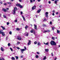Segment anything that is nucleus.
I'll use <instances>...</instances> for the list:
<instances>
[{
    "mask_svg": "<svg viewBox=\"0 0 60 60\" xmlns=\"http://www.w3.org/2000/svg\"><path fill=\"white\" fill-rule=\"evenodd\" d=\"M46 56H45L43 59V60H46Z\"/></svg>",
    "mask_w": 60,
    "mask_h": 60,
    "instance_id": "nucleus-19",
    "label": "nucleus"
},
{
    "mask_svg": "<svg viewBox=\"0 0 60 60\" xmlns=\"http://www.w3.org/2000/svg\"><path fill=\"white\" fill-rule=\"evenodd\" d=\"M20 5V4H16V6H19Z\"/></svg>",
    "mask_w": 60,
    "mask_h": 60,
    "instance_id": "nucleus-29",
    "label": "nucleus"
},
{
    "mask_svg": "<svg viewBox=\"0 0 60 60\" xmlns=\"http://www.w3.org/2000/svg\"><path fill=\"white\" fill-rule=\"evenodd\" d=\"M34 44H37V42L35 41L34 42Z\"/></svg>",
    "mask_w": 60,
    "mask_h": 60,
    "instance_id": "nucleus-32",
    "label": "nucleus"
},
{
    "mask_svg": "<svg viewBox=\"0 0 60 60\" xmlns=\"http://www.w3.org/2000/svg\"><path fill=\"white\" fill-rule=\"evenodd\" d=\"M44 44H45V45H48L49 44V42H47L46 43H45V42L44 43Z\"/></svg>",
    "mask_w": 60,
    "mask_h": 60,
    "instance_id": "nucleus-16",
    "label": "nucleus"
},
{
    "mask_svg": "<svg viewBox=\"0 0 60 60\" xmlns=\"http://www.w3.org/2000/svg\"><path fill=\"white\" fill-rule=\"evenodd\" d=\"M20 50L22 53H23V52H24V51H26V50H25V49H20Z\"/></svg>",
    "mask_w": 60,
    "mask_h": 60,
    "instance_id": "nucleus-3",
    "label": "nucleus"
},
{
    "mask_svg": "<svg viewBox=\"0 0 60 60\" xmlns=\"http://www.w3.org/2000/svg\"><path fill=\"white\" fill-rule=\"evenodd\" d=\"M7 25H9V22H7Z\"/></svg>",
    "mask_w": 60,
    "mask_h": 60,
    "instance_id": "nucleus-45",
    "label": "nucleus"
},
{
    "mask_svg": "<svg viewBox=\"0 0 60 60\" xmlns=\"http://www.w3.org/2000/svg\"><path fill=\"white\" fill-rule=\"evenodd\" d=\"M11 59L13 60H15V58H14V57H12Z\"/></svg>",
    "mask_w": 60,
    "mask_h": 60,
    "instance_id": "nucleus-35",
    "label": "nucleus"
},
{
    "mask_svg": "<svg viewBox=\"0 0 60 60\" xmlns=\"http://www.w3.org/2000/svg\"><path fill=\"white\" fill-rule=\"evenodd\" d=\"M10 49L11 51H13V50H12V49L11 48H10Z\"/></svg>",
    "mask_w": 60,
    "mask_h": 60,
    "instance_id": "nucleus-34",
    "label": "nucleus"
},
{
    "mask_svg": "<svg viewBox=\"0 0 60 60\" xmlns=\"http://www.w3.org/2000/svg\"><path fill=\"white\" fill-rule=\"evenodd\" d=\"M12 34V33H11V32L10 31L9 32V34Z\"/></svg>",
    "mask_w": 60,
    "mask_h": 60,
    "instance_id": "nucleus-42",
    "label": "nucleus"
},
{
    "mask_svg": "<svg viewBox=\"0 0 60 60\" xmlns=\"http://www.w3.org/2000/svg\"><path fill=\"white\" fill-rule=\"evenodd\" d=\"M16 30H17V31H19V29L18 28H17L16 29Z\"/></svg>",
    "mask_w": 60,
    "mask_h": 60,
    "instance_id": "nucleus-31",
    "label": "nucleus"
},
{
    "mask_svg": "<svg viewBox=\"0 0 60 60\" xmlns=\"http://www.w3.org/2000/svg\"><path fill=\"white\" fill-rule=\"evenodd\" d=\"M38 46H39V45H41V43H40V42H38Z\"/></svg>",
    "mask_w": 60,
    "mask_h": 60,
    "instance_id": "nucleus-24",
    "label": "nucleus"
},
{
    "mask_svg": "<svg viewBox=\"0 0 60 60\" xmlns=\"http://www.w3.org/2000/svg\"><path fill=\"white\" fill-rule=\"evenodd\" d=\"M54 28H55V27H53L52 28V30H54Z\"/></svg>",
    "mask_w": 60,
    "mask_h": 60,
    "instance_id": "nucleus-47",
    "label": "nucleus"
},
{
    "mask_svg": "<svg viewBox=\"0 0 60 60\" xmlns=\"http://www.w3.org/2000/svg\"><path fill=\"white\" fill-rule=\"evenodd\" d=\"M34 28L35 29H37V26L35 24H34Z\"/></svg>",
    "mask_w": 60,
    "mask_h": 60,
    "instance_id": "nucleus-10",
    "label": "nucleus"
},
{
    "mask_svg": "<svg viewBox=\"0 0 60 60\" xmlns=\"http://www.w3.org/2000/svg\"><path fill=\"white\" fill-rule=\"evenodd\" d=\"M2 10L4 11H7V10H6V9H4V8H3L2 9Z\"/></svg>",
    "mask_w": 60,
    "mask_h": 60,
    "instance_id": "nucleus-18",
    "label": "nucleus"
},
{
    "mask_svg": "<svg viewBox=\"0 0 60 60\" xmlns=\"http://www.w3.org/2000/svg\"><path fill=\"white\" fill-rule=\"evenodd\" d=\"M50 44L52 45H56V43L53 41H51Z\"/></svg>",
    "mask_w": 60,
    "mask_h": 60,
    "instance_id": "nucleus-1",
    "label": "nucleus"
},
{
    "mask_svg": "<svg viewBox=\"0 0 60 60\" xmlns=\"http://www.w3.org/2000/svg\"><path fill=\"white\" fill-rule=\"evenodd\" d=\"M1 27L3 28V30H5V28H4V27L3 26H1Z\"/></svg>",
    "mask_w": 60,
    "mask_h": 60,
    "instance_id": "nucleus-14",
    "label": "nucleus"
},
{
    "mask_svg": "<svg viewBox=\"0 0 60 60\" xmlns=\"http://www.w3.org/2000/svg\"><path fill=\"white\" fill-rule=\"evenodd\" d=\"M14 9V11H17V8L16 7H15Z\"/></svg>",
    "mask_w": 60,
    "mask_h": 60,
    "instance_id": "nucleus-13",
    "label": "nucleus"
},
{
    "mask_svg": "<svg viewBox=\"0 0 60 60\" xmlns=\"http://www.w3.org/2000/svg\"><path fill=\"white\" fill-rule=\"evenodd\" d=\"M0 49L2 51H4V49L3 47H1Z\"/></svg>",
    "mask_w": 60,
    "mask_h": 60,
    "instance_id": "nucleus-9",
    "label": "nucleus"
},
{
    "mask_svg": "<svg viewBox=\"0 0 60 60\" xmlns=\"http://www.w3.org/2000/svg\"><path fill=\"white\" fill-rule=\"evenodd\" d=\"M8 39V37H7L6 38V40H7V39Z\"/></svg>",
    "mask_w": 60,
    "mask_h": 60,
    "instance_id": "nucleus-60",
    "label": "nucleus"
},
{
    "mask_svg": "<svg viewBox=\"0 0 60 60\" xmlns=\"http://www.w3.org/2000/svg\"><path fill=\"white\" fill-rule=\"evenodd\" d=\"M52 40H54L55 39V38L54 37H52Z\"/></svg>",
    "mask_w": 60,
    "mask_h": 60,
    "instance_id": "nucleus-41",
    "label": "nucleus"
},
{
    "mask_svg": "<svg viewBox=\"0 0 60 60\" xmlns=\"http://www.w3.org/2000/svg\"><path fill=\"white\" fill-rule=\"evenodd\" d=\"M19 7L20 8H23V6L22 5H20Z\"/></svg>",
    "mask_w": 60,
    "mask_h": 60,
    "instance_id": "nucleus-25",
    "label": "nucleus"
},
{
    "mask_svg": "<svg viewBox=\"0 0 60 60\" xmlns=\"http://www.w3.org/2000/svg\"><path fill=\"white\" fill-rule=\"evenodd\" d=\"M58 0H56L55 1V3L56 4L57 3V2L58 1Z\"/></svg>",
    "mask_w": 60,
    "mask_h": 60,
    "instance_id": "nucleus-20",
    "label": "nucleus"
},
{
    "mask_svg": "<svg viewBox=\"0 0 60 60\" xmlns=\"http://www.w3.org/2000/svg\"><path fill=\"white\" fill-rule=\"evenodd\" d=\"M0 4H2V1H0Z\"/></svg>",
    "mask_w": 60,
    "mask_h": 60,
    "instance_id": "nucleus-57",
    "label": "nucleus"
},
{
    "mask_svg": "<svg viewBox=\"0 0 60 60\" xmlns=\"http://www.w3.org/2000/svg\"><path fill=\"white\" fill-rule=\"evenodd\" d=\"M15 58L16 59H18V58H19V57H18V56H15Z\"/></svg>",
    "mask_w": 60,
    "mask_h": 60,
    "instance_id": "nucleus-28",
    "label": "nucleus"
},
{
    "mask_svg": "<svg viewBox=\"0 0 60 60\" xmlns=\"http://www.w3.org/2000/svg\"><path fill=\"white\" fill-rule=\"evenodd\" d=\"M15 12H16V11L15 10H12V13L13 14H14L15 13Z\"/></svg>",
    "mask_w": 60,
    "mask_h": 60,
    "instance_id": "nucleus-8",
    "label": "nucleus"
},
{
    "mask_svg": "<svg viewBox=\"0 0 60 60\" xmlns=\"http://www.w3.org/2000/svg\"><path fill=\"white\" fill-rule=\"evenodd\" d=\"M6 10L7 11V10H9V8H7V9H6Z\"/></svg>",
    "mask_w": 60,
    "mask_h": 60,
    "instance_id": "nucleus-50",
    "label": "nucleus"
},
{
    "mask_svg": "<svg viewBox=\"0 0 60 60\" xmlns=\"http://www.w3.org/2000/svg\"><path fill=\"white\" fill-rule=\"evenodd\" d=\"M44 21H47V19H46L45 18H44Z\"/></svg>",
    "mask_w": 60,
    "mask_h": 60,
    "instance_id": "nucleus-26",
    "label": "nucleus"
},
{
    "mask_svg": "<svg viewBox=\"0 0 60 60\" xmlns=\"http://www.w3.org/2000/svg\"><path fill=\"white\" fill-rule=\"evenodd\" d=\"M28 44H27V45H30V44H31V41L30 40H29L28 41Z\"/></svg>",
    "mask_w": 60,
    "mask_h": 60,
    "instance_id": "nucleus-6",
    "label": "nucleus"
},
{
    "mask_svg": "<svg viewBox=\"0 0 60 60\" xmlns=\"http://www.w3.org/2000/svg\"><path fill=\"white\" fill-rule=\"evenodd\" d=\"M30 33H33L34 34L35 33V30L34 29H32L30 31Z\"/></svg>",
    "mask_w": 60,
    "mask_h": 60,
    "instance_id": "nucleus-2",
    "label": "nucleus"
},
{
    "mask_svg": "<svg viewBox=\"0 0 60 60\" xmlns=\"http://www.w3.org/2000/svg\"><path fill=\"white\" fill-rule=\"evenodd\" d=\"M3 17L4 18H6V16L4 15H3Z\"/></svg>",
    "mask_w": 60,
    "mask_h": 60,
    "instance_id": "nucleus-40",
    "label": "nucleus"
},
{
    "mask_svg": "<svg viewBox=\"0 0 60 60\" xmlns=\"http://www.w3.org/2000/svg\"><path fill=\"white\" fill-rule=\"evenodd\" d=\"M42 26L43 27H44V26H46V25L45 24H43L42 25Z\"/></svg>",
    "mask_w": 60,
    "mask_h": 60,
    "instance_id": "nucleus-27",
    "label": "nucleus"
},
{
    "mask_svg": "<svg viewBox=\"0 0 60 60\" xmlns=\"http://www.w3.org/2000/svg\"><path fill=\"white\" fill-rule=\"evenodd\" d=\"M17 49H20V48H19V47H17Z\"/></svg>",
    "mask_w": 60,
    "mask_h": 60,
    "instance_id": "nucleus-49",
    "label": "nucleus"
},
{
    "mask_svg": "<svg viewBox=\"0 0 60 60\" xmlns=\"http://www.w3.org/2000/svg\"><path fill=\"white\" fill-rule=\"evenodd\" d=\"M20 43V42H18L17 43V45H19V44Z\"/></svg>",
    "mask_w": 60,
    "mask_h": 60,
    "instance_id": "nucleus-37",
    "label": "nucleus"
},
{
    "mask_svg": "<svg viewBox=\"0 0 60 60\" xmlns=\"http://www.w3.org/2000/svg\"><path fill=\"white\" fill-rule=\"evenodd\" d=\"M24 49H25V50H26V46H24Z\"/></svg>",
    "mask_w": 60,
    "mask_h": 60,
    "instance_id": "nucleus-33",
    "label": "nucleus"
},
{
    "mask_svg": "<svg viewBox=\"0 0 60 60\" xmlns=\"http://www.w3.org/2000/svg\"><path fill=\"white\" fill-rule=\"evenodd\" d=\"M50 31L49 30H45L44 31V33H47V32H49Z\"/></svg>",
    "mask_w": 60,
    "mask_h": 60,
    "instance_id": "nucleus-5",
    "label": "nucleus"
},
{
    "mask_svg": "<svg viewBox=\"0 0 60 60\" xmlns=\"http://www.w3.org/2000/svg\"><path fill=\"white\" fill-rule=\"evenodd\" d=\"M52 15L53 16H54V15H55V14H54V13H53L52 14Z\"/></svg>",
    "mask_w": 60,
    "mask_h": 60,
    "instance_id": "nucleus-55",
    "label": "nucleus"
},
{
    "mask_svg": "<svg viewBox=\"0 0 60 60\" xmlns=\"http://www.w3.org/2000/svg\"><path fill=\"white\" fill-rule=\"evenodd\" d=\"M37 53L38 54H40V53H39V52H37Z\"/></svg>",
    "mask_w": 60,
    "mask_h": 60,
    "instance_id": "nucleus-59",
    "label": "nucleus"
},
{
    "mask_svg": "<svg viewBox=\"0 0 60 60\" xmlns=\"http://www.w3.org/2000/svg\"><path fill=\"white\" fill-rule=\"evenodd\" d=\"M45 51H46V52H48L49 51V49H45Z\"/></svg>",
    "mask_w": 60,
    "mask_h": 60,
    "instance_id": "nucleus-22",
    "label": "nucleus"
},
{
    "mask_svg": "<svg viewBox=\"0 0 60 60\" xmlns=\"http://www.w3.org/2000/svg\"><path fill=\"white\" fill-rule=\"evenodd\" d=\"M48 12H46L45 13V17H48Z\"/></svg>",
    "mask_w": 60,
    "mask_h": 60,
    "instance_id": "nucleus-7",
    "label": "nucleus"
},
{
    "mask_svg": "<svg viewBox=\"0 0 60 60\" xmlns=\"http://www.w3.org/2000/svg\"><path fill=\"white\" fill-rule=\"evenodd\" d=\"M3 32H3V30H1L0 31V34H2V33H3Z\"/></svg>",
    "mask_w": 60,
    "mask_h": 60,
    "instance_id": "nucleus-12",
    "label": "nucleus"
},
{
    "mask_svg": "<svg viewBox=\"0 0 60 60\" xmlns=\"http://www.w3.org/2000/svg\"><path fill=\"white\" fill-rule=\"evenodd\" d=\"M52 56H53V52L51 53Z\"/></svg>",
    "mask_w": 60,
    "mask_h": 60,
    "instance_id": "nucleus-51",
    "label": "nucleus"
},
{
    "mask_svg": "<svg viewBox=\"0 0 60 60\" xmlns=\"http://www.w3.org/2000/svg\"><path fill=\"white\" fill-rule=\"evenodd\" d=\"M23 57V56H21L20 57H21V58H22V57Z\"/></svg>",
    "mask_w": 60,
    "mask_h": 60,
    "instance_id": "nucleus-58",
    "label": "nucleus"
},
{
    "mask_svg": "<svg viewBox=\"0 0 60 60\" xmlns=\"http://www.w3.org/2000/svg\"><path fill=\"white\" fill-rule=\"evenodd\" d=\"M30 2L31 3H32L33 2V1L32 0H30Z\"/></svg>",
    "mask_w": 60,
    "mask_h": 60,
    "instance_id": "nucleus-39",
    "label": "nucleus"
},
{
    "mask_svg": "<svg viewBox=\"0 0 60 60\" xmlns=\"http://www.w3.org/2000/svg\"><path fill=\"white\" fill-rule=\"evenodd\" d=\"M1 34H2V36H4L5 35V34H4V32H3V33H2Z\"/></svg>",
    "mask_w": 60,
    "mask_h": 60,
    "instance_id": "nucleus-17",
    "label": "nucleus"
},
{
    "mask_svg": "<svg viewBox=\"0 0 60 60\" xmlns=\"http://www.w3.org/2000/svg\"><path fill=\"white\" fill-rule=\"evenodd\" d=\"M8 46H11L10 45V43H9L8 44Z\"/></svg>",
    "mask_w": 60,
    "mask_h": 60,
    "instance_id": "nucleus-44",
    "label": "nucleus"
},
{
    "mask_svg": "<svg viewBox=\"0 0 60 60\" xmlns=\"http://www.w3.org/2000/svg\"><path fill=\"white\" fill-rule=\"evenodd\" d=\"M52 21H50V24H52Z\"/></svg>",
    "mask_w": 60,
    "mask_h": 60,
    "instance_id": "nucleus-46",
    "label": "nucleus"
},
{
    "mask_svg": "<svg viewBox=\"0 0 60 60\" xmlns=\"http://www.w3.org/2000/svg\"><path fill=\"white\" fill-rule=\"evenodd\" d=\"M57 33H60V31H59L58 30H57Z\"/></svg>",
    "mask_w": 60,
    "mask_h": 60,
    "instance_id": "nucleus-36",
    "label": "nucleus"
},
{
    "mask_svg": "<svg viewBox=\"0 0 60 60\" xmlns=\"http://www.w3.org/2000/svg\"><path fill=\"white\" fill-rule=\"evenodd\" d=\"M2 60V58H0V60Z\"/></svg>",
    "mask_w": 60,
    "mask_h": 60,
    "instance_id": "nucleus-64",
    "label": "nucleus"
},
{
    "mask_svg": "<svg viewBox=\"0 0 60 60\" xmlns=\"http://www.w3.org/2000/svg\"><path fill=\"white\" fill-rule=\"evenodd\" d=\"M57 59V58L56 57L54 59V60H56V59Z\"/></svg>",
    "mask_w": 60,
    "mask_h": 60,
    "instance_id": "nucleus-56",
    "label": "nucleus"
},
{
    "mask_svg": "<svg viewBox=\"0 0 60 60\" xmlns=\"http://www.w3.org/2000/svg\"><path fill=\"white\" fill-rule=\"evenodd\" d=\"M4 5H6V4L5 3H4Z\"/></svg>",
    "mask_w": 60,
    "mask_h": 60,
    "instance_id": "nucleus-52",
    "label": "nucleus"
},
{
    "mask_svg": "<svg viewBox=\"0 0 60 60\" xmlns=\"http://www.w3.org/2000/svg\"><path fill=\"white\" fill-rule=\"evenodd\" d=\"M15 22H17V20H15Z\"/></svg>",
    "mask_w": 60,
    "mask_h": 60,
    "instance_id": "nucleus-53",
    "label": "nucleus"
},
{
    "mask_svg": "<svg viewBox=\"0 0 60 60\" xmlns=\"http://www.w3.org/2000/svg\"><path fill=\"white\" fill-rule=\"evenodd\" d=\"M36 9V6H34L32 8V11H33L32 10H34Z\"/></svg>",
    "mask_w": 60,
    "mask_h": 60,
    "instance_id": "nucleus-4",
    "label": "nucleus"
},
{
    "mask_svg": "<svg viewBox=\"0 0 60 60\" xmlns=\"http://www.w3.org/2000/svg\"><path fill=\"white\" fill-rule=\"evenodd\" d=\"M8 4H11V3L10 2H7Z\"/></svg>",
    "mask_w": 60,
    "mask_h": 60,
    "instance_id": "nucleus-63",
    "label": "nucleus"
},
{
    "mask_svg": "<svg viewBox=\"0 0 60 60\" xmlns=\"http://www.w3.org/2000/svg\"><path fill=\"white\" fill-rule=\"evenodd\" d=\"M48 3L49 4H51V1H49Z\"/></svg>",
    "mask_w": 60,
    "mask_h": 60,
    "instance_id": "nucleus-43",
    "label": "nucleus"
},
{
    "mask_svg": "<svg viewBox=\"0 0 60 60\" xmlns=\"http://www.w3.org/2000/svg\"><path fill=\"white\" fill-rule=\"evenodd\" d=\"M41 0H38V2H40V1H41Z\"/></svg>",
    "mask_w": 60,
    "mask_h": 60,
    "instance_id": "nucleus-62",
    "label": "nucleus"
},
{
    "mask_svg": "<svg viewBox=\"0 0 60 60\" xmlns=\"http://www.w3.org/2000/svg\"><path fill=\"white\" fill-rule=\"evenodd\" d=\"M52 12H53V13H54L55 12V10H53L52 11Z\"/></svg>",
    "mask_w": 60,
    "mask_h": 60,
    "instance_id": "nucleus-54",
    "label": "nucleus"
},
{
    "mask_svg": "<svg viewBox=\"0 0 60 60\" xmlns=\"http://www.w3.org/2000/svg\"><path fill=\"white\" fill-rule=\"evenodd\" d=\"M20 13H21V14H22L23 12L22 11H21L20 12Z\"/></svg>",
    "mask_w": 60,
    "mask_h": 60,
    "instance_id": "nucleus-48",
    "label": "nucleus"
},
{
    "mask_svg": "<svg viewBox=\"0 0 60 60\" xmlns=\"http://www.w3.org/2000/svg\"><path fill=\"white\" fill-rule=\"evenodd\" d=\"M58 14V12H57L56 13V14Z\"/></svg>",
    "mask_w": 60,
    "mask_h": 60,
    "instance_id": "nucleus-61",
    "label": "nucleus"
},
{
    "mask_svg": "<svg viewBox=\"0 0 60 60\" xmlns=\"http://www.w3.org/2000/svg\"><path fill=\"white\" fill-rule=\"evenodd\" d=\"M28 27V26H26L25 27V28L26 30V28Z\"/></svg>",
    "mask_w": 60,
    "mask_h": 60,
    "instance_id": "nucleus-30",
    "label": "nucleus"
},
{
    "mask_svg": "<svg viewBox=\"0 0 60 60\" xmlns=\"http://www.w3.org/2000/svg\"><path fill=\"white\" fill-rule=\"evenodd\" d=\"M17 39L19 40H21V38L20 37H19L18 38H17Z\"/></svg>",
    "mask_w": 60,
    "mask_h": 60,
    "instance_id": "nucleus-21",
    "label": "nucleus"
},
{
    "mask_svg": "<svg viewBox=\"0 0 60 60\" xmlns=\"http://www.w3.org/2000/svg\"><path fill=\"white\" fill-rule=\"evenodd\" d=\"M39 57V56H38L37 55L36 56V58H38V57Z\"/></svg>",
    "mask_w": 60,
    "mask_h": 60,
    "instance_id": "nucleus-38",
    "label": "nucleus"
},
{
    "mask_svg": "<svg viewBox=\"0 0 60 60\" xmlns=\"http://www.w3.org/2000/svg\"><path fill=\"white\" fill-rule=\"evenodd\" d=\"M22 17L23 18L24 20V21H25L26 20V19H25V18H24V16H23V15H22Z\"/></svg>",
    "mask_w": 60,
    "mask_h": 60,
    "instance_id": "nucleus-23",
    "label": "nucleus"
},
{
    "mask_svg": "<svg viewBox=\"0 0 60 60\" xmlns=\"http://www.w3.org/2000/svg\"><path fill=\"white\" fill-rule=\"evenodd\" d=\"M41 11V9H40L39 10H38L37 12V13H39L40 12V11Z\"/></svg>",
    "mask_w": 60,
    "mask_h": 60,
    "instance_id": "nucleus-15",
    "label": "nucleus"
},
{
    "mask_svg": "<svg viewBox=\"0 0 60 60\" xmlns=\"http://www.w3.org/2000/svg\"><path fill=\"white\" fill-rule=\"evenodd\" d=\"M25 34L26 35V36H28V35L29 34H28V33H25Z\"/></svg>",
    "mask_w": 60,
    "mask_h": 60,
    "instance_id": "nucleus-11",
    "label": "nucleus"
}]
</instances>
